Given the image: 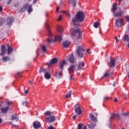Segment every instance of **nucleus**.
<instances>
[{"label": "nucleus", "mask_w": 129, "mask_h": 129, "mask_svg": "<svg viewBox=\"0 0 129 129\" xmlns=\"http://www.w3.org/2000/svg\"><path fill=\"white\" fill-rule=\"evenodd\" d=\"M59 12V7L56 8V12L58 13Z\"/></svg>", "instance_id": "nucleus-59"}, {"label": "nucleus", "mask_w": 129, "mask_h": 129, "mask_svg": "<svg viewBox=\"0 0 129 129\" xmlns=\"http://www.w3.org/2000/svg\"><path fill=\"white\" fill-rule=\"evenodd\" d=\"M48 36H49V37H51V36H52V33L50 30H48Z\"/></svg>", "instance_id": "nucleus-45"}, {"label": "nucleus", "mask_w": 129, "mask_h": 129, "mask_svg": "<svg viewBox=\"0 0 129 129\" xmlns=\"http://www.w3.org/2000/svg\"><path fill=\"white\" fill-rule=\"evenodd\" d=\"M124 20L123 19H118L115 20V25L117 28H120L121 26L124 25Z\"/></svg>", "instance_id": "nucleus-4"}, {"label": "nucleus", "mask_w": 129, "mask_h": 129, "mask_svg": "<svg viewBox=\"0 0 129 129\" xmlns=\"http://www.w3.org/2000/svg\"><path fill=\"white\" fill-rule=\"evenodd\" d=\"M44 77L46 79H50L51 78V75L49 73H46L44 75Z\"/></svg>", "instance_id": "nucleus-33"}, {"label": "nucleus", "mask_w": 129, "mask_h": 129, "mask_svg": "<svg viewBox=\"0 0 129 129\" xmlns=\"http://www.w3.org/2000/svg\"><path fill=\"white\" fill-rule=\"evenodd\" d=\"M123 39L125 42H129V36L128 35H125L123 37Z\"/></svg>", "instance_id": "nucleus-30"}, {"label": "nucleus", "mask_w": 129, "mask_h": 129, "mask_svg": "<svg viewBox=\"0 0 129 129\" xmlns=\"http://www.w3.org/2000/svg\"><path fill=\"white\" fill-rule=\"evenodd\" d=\"M113 74L112 73V72H111L110 70H109L104 74L102 78H103V77H105V78H107V77H110V76H111V75H112Z\"/></svg>", "instance_id": "nucleus-12"}, {"label": "nucleus", "mask_w": 129, "mask_h": 129, "mask_svg": "<svg viewBox=\"0 0 129 129\" xmlns=\"http://www.w3.org/2000/svg\"><path fill=\"white\" fill-rule=\"evenodd\" d=\"M37 1L38 0H34L33 4H36V3H37Z\"/></svg>", "instance_id": "nucleus-58"}, {"label": "nucleus", "mask_w": 129, "mask_h": 129, "mask_svg": "<svg viewBox=\"0 0 129 129\" xmlns=\"http://www.w3.org/2000/svg\"><path fill=\"white\" fill-rule=\"evenodd\" d=\"M56 120V117L54 115H51L49 117H47L45 119V121L46 122H53V121H55Z\"/></svg>", "instance_id": "nucleus-8"}, {"label": "nucleus", "mask_w": 129, "mask_h": 129, "mask_svg": "<svg viewBox=\"0 0 129 129\" xmlns=\"http://www.w3.org/2000/svg\"><path fill=\"white\" fill-rule=\"evenodd\" d=\"M41 50L43 51V52H44V53H46V46H45L44 45H42L41 47Z\"/></svg>", "instance_id": "nucleus-37"}, {"label": "nucleus", "mask_w": 129, "mask_h": 129, "mask_svg": "<svg viewBox=\"0 0 129 129\" xmlns=\"http://www.w3.org/2000/svg\"><path fill=\"white\" fill-rule=\"evenodd\" d=\"M23 105H25V106H27L28 105V102H24L22 103Z\"/></svg>", "instance_id": "nucleus-42"}, {"label": "nucleus", "mask_w": 129, "mask_h": 129, "mask_svg": "<svg viewBox=\"0 0 129 129\" xmlns=\"http://www.w3.org/2000/svg\"><path fill=\"white\" fill-rule=\"evenodd\" d=\"M8 123H11V124H12V125H13V127H18L19 126L17 125H15V124H12V122H8Z\"/></svg>", "instance_id": "nucleus-40"}, {"label": "nucleus", "mask_w": 129, "mask_h": 129, "mask_svg": "<svg viewBox=\"0 0 129 129\" xmlns=\"http://www.w3.org/2000/svg\"><path fill=\"white\" fill-rule=\"evenodd\" d=\"M74 60H75V59L74 58L73 54L71 55L69 58V60L70 63H74Z\"/></svg>", "instance_id": "nucleus-24"}, {"label": "nucleus", "mask_w": 129, "mask_h": 129, "mask_svg": "<svg viewBox=\"0 0 129 129\" xmlns=\"http://www.w3.org/2000/svg\"><path fill=\"white\" fill-rule=\"evenodd\" d=\"M2 60L4 61V62H7V61H10L11 58L9 56H4L2 58Z\"/></svg>", "instance_id": "nucleus-26"}, {"label": "nucleus", "mask_w": 129, "mask_h": 129, "mask_svg": "<svg viewBox=\"0 0 129 129\" xmlns=\"http://www.w3.org/2000/svg\"><path fill=\"white\" fill-rule=\"evenodd\" d=\"M115 39L116 40V43L118 42V39L117 38V37H115Z\"/></svg>", "instance_id": "nucleus-50"}, {"label": "nucleus", "mask_w": 129, "mask_h": 129, "mask_svg": "<svg viewBox=\"0 0 129 129\" xmlns=\"http://www.w3.org/2000/svg\"><path fill=\"white\" fill-rule=\"evenodd\" d=\"M75 113L77 114L80 115L82 113L81 107H80V105H79V104H77L75 106Z\"/></svg>", "instance_id": "nucleus-7"}, {"label": "nucleus", "mask_w": 129, "mask_h": 129, "mask_svg": "<svg viewBox=\"0 0 129 129\" xmlns=\"http://www.w3.org/2000/svg\"><path fill=\"white\" fill-rule=\"evenodd\" d=\"M64 65H66V60H63L62 61L60 62L59 69L60 70H63Z\"/></svg>", "instance_id": "nucleus-18"}, {"label": "nucleus", "mask_w": 129, "mask_h": 129, "mask_svg": "<svg viewBox=\"0 0 129 129\" xmlns=\"http://www.w3.org/2000/svg\"><path fill=\"white\" fill-rule=\"evenodd\" d=\"M14 18L13 17H9L7 20V24L8 26H12V24H13V22H14Z\"/></svg>", "instance_id": "nucleus-10"}, {"label": "nucleus", "mask_w": 129, "mask_h": 129, "mask_svg": "<svg viewBox=\"0 0 129 129\" xmlns=\"http://www.w3.org/2000/svg\"><path fill=\"white\" fill-rule=\"evenodd\" d=\"M75 68H76V66H75V64L70 65L68 69L69 73H70V74H71V73H74Z\"/></svg>", "instance_id": "nucleus-9"}, {"label": "nucleus", "mask_w": 129, "mask_h": 129, "mask_svg": "<svg viewBox=\"0 0 129 129\" xmlns=\"http://www.w3.org/2000/svg\"><path fill=\"white\" fill-rule=\"evenodd\" d=\"M27 10V12L29 13V14H30L31 12H33V8L32 7V5H29L28 4H25L23 8H21L19 9V12L21 14H23V13H25Z\"/></svg>", "instance_id": "nucleus-2"}, {"label": "nucleus", "mask_w": 129, "mask_h": 129, "mask_svg": "<svg viewBox=\"0 0 129 129\" xmlns=\"http://www.w3.org/2000/svg\"><path fill=\"white\" fill-rule=\"evenodd\" d=\"M124 116H127V115H128V113H124L123 114Z\"/></svg>", "instance_id": "nucleus-49"}, {"label": "nucleus", "mask_w": 129, "mask_h": 129, "mask_svg": "<svg viewBox=\"0 0 129 129\" xmlns=\"http://www.w3.org/2000/svg\"><path fill=\"white\" fill-rule=\"evenodd\" d=\"M45 115H51V112L50 111L45 112Z\"/></svg>", "instance_id": "nucleus-39"}, {"label": "nucleus", "mask_w": 129, "mask_h": 129, "mask_svg": "<svg viewBox=\"0 0 129 129\" xmlns=\"http://www.w3.org/2000/svg\"><path fill=\"white\" fill-rule=\"evenodd\" d=\"M115 66V61L114 59H111L109 64V67L111 68H113Z\"/></svg>", "instance_id": "nucleus-22"}, {"label": "nucleus", "mask_w": 129, "mask_h": 129, "mask_svg": "<svg viewBox=\"0 0 129 129\" xmlns=\"http://www.w3.org/2000/svg\"><path fill=\"white\" fill-rule=\"evenodd\" d=\"M47 129H55V127L53 126H50L47 128Z\"/></svg>", "instance_id": "nucleus-47"}, {"label": "nucleus", "mask_w": 129, "mask_h": 129, "mask_svg": "<svg viewBox=\"0 0 129 129\" xmlns=\"http://www.w3.org/2000/svg\"><path fill=\"white\" fill-rule=\"evenodd\" d=\"M87 52L88 54H90V52H89V49H87Z\"/></svg>", "instance_id": "nucleus-61"}, {"label": "nucleus", "mask_w": 129, "mask_h": 129, "mask_svg": "<svg viewBox=\"0 0 129 129\" xmlns=\"http://www.w3.org/2000/svg\"><path fill=\"white\" fill-rule=\"evenodd\" d=\"M125 19L127 21H128V22H129V16H126Z\"/></svg>", "instance_id": "nucleus-51"}, {"label": "nucleus", "mask_w": 129, "mask_h": 129, "mask_svg": "<svg viewBox=\"0 0 129 129\" xmlns=\"http://www.w3.org/2000/svg\"><path fill=\"white\" fill-rule=\"evenodd\" d=\"M76 117H77V115H74L73 117V119H75V118H76Z\"/></svg>", "instance_id": "nucleus-57"}, {"label": "nucleus", "mask_w": 129, "mask_h": 129, "mask_svg": "<svg viewBox=\"0 0 129 129\" xmlns=\"http://www.w3.org/2000/svg\"><path fill=\"white\" fill-rule=\"evenodd\" d=\"M11 120L18 121L19 120V117H18L17 114H13L12 115Z\"/></svg>", "instance_id": "nucleus-16"}, {"label": "nucleus", "mask_w": 129, "mask_h": 129, "mask_svg": "<svg viewBox=\"0 0 129 129\" xmlns=\"http://www.w3.org/2000/svg\"><path fill=\"white\" fill-rule=\"evenodd\" d=\"M122 15H123V12L122 11H120L115 14L114 17H120V16H121Z\"/></svg>", "instance_id": "nucleus-31"}, {"label": "nucleus", "mask_w": 129, "mask_h": 129, "mask_svg": "<svg viewBox=\"0 0 129 129\" xmlns=\"http://www.w3.org/2000/svg\"><path fill=\"white\" fill-rule=\"evenodd\" d=\"M5 21H6V20H5V19L0 18V26H2L3 25V24H4V23H5Z\"/></svg>", "instance_id": "nucleus-35"}, {"label": "nucleus", "mask_w": 129, "mask_h": 129, "mask_svg": "<svg viewBox=\"0 0 129 129\" xmlns=\"http://www.w3.org/2000/svg\"><path fill=\"white\" fill-rule=\"evenodd\" d=\"M89 116H90V119H91V120H93V121H94L95 122H96V121H97V119L95 116H94V115H93V114L92 113L90 114Z\"/></svg>", "instance_id": "nucleus-19"}, {"label": "nucleus", "mask_w": 129, "mask_h": 129, "mask_svg": "<svg viewBox=\"0 0 129 129\" xmlns=\"http://www.w3.org/2000/svg\"><path fill=\"white\" fill-rule=\"evenodd\" d=\"M114 101L115 102H117V98H115V99H114Z\"/></svg>", "instance_id": "nucleus-56"}, {"label": "nucleus", "mask_w": 129, "mask_h": 129, "mask_svg": "<svg viewBox=\"0 0 129 129\" xmlns=\"http://www.w3.org/2000/svg\"><path fill=\"white\" fill-rule=\"evenodd\" d=\"M109 98H108V97H104V100H105V101H106V100H108V99H109Z\"/></svg>", "instance_id": "nucleus-52"}, {"label": "nucleus", "mask_w": 129, "mask_h": 129, "mask_svg": "<svg viewBox=\"0 0 129 129\" xmlns=\"http://www.w3.org/2000/svg\"><path fill=\"white\" fill-rule=\"evenodd\" d=\"M57 78H60L62 75V72H58V73H57Z\"/></svg>", "instance_id": "nucleus-36"}, {"label": "nucleus", "mask_w": 129, "mask_h": 129, "mask_svg": "<svg viewBox=\"0 0 129 129\" xmlns=\"http://www.w3.org/2000/svg\"><path fill=\"white\" fill-rule=\"evenodd\" d=\"M7 104H8V105H9V106L12 105V102H11V101H8V102H7Z\"/></svg>", "instance_id": "nucleus-48"}, {"label": "nucleus", "mask_w": 129, "mask_h": 129, "mask_svg": "<svg viewBox=\"0 0 129 129\" xmlns=\"http://www.w3.org/2000/svg\"><path fill=\"white\" fill-rule=\"evenodd\" d=\"M3 12V8L0 6V13H2Z\"/></svg>", "instance_id": "nucleus-53"}, {"label": "nucleus", "mask_w": 129, "mask_h": 129, "mask_svg": "<svg viewBox=\"0 0 129 129\" xmlns=\"http://www.w3.org/2000/svg\"><path fill=\"white\" fill-rule=\"evenodd\" d=\"M62 46L63 48H68L70 46V42L68 40L63 41L62 42Z\"/></svg>", "instance_id": "nucleus-15"}, {"label": "nucleus", "mask_w": 129, "mask_h": 129, "mask_svg": "<svg viewBox=\"0 0 129 129\" xmlns=\"http://www.w3.org/2000/svg\"><path fill=\"white\" fill-rule=\"evenodd\" d=\"M116 7H117V4L114 3L112 6V12L115 13L116 12Z\"/></svg>", "instance_id": "nucleus-27"}, {"label": "nucleus", "mask_w": 129, "mask_h": 129, "mask_svg": "<svg viewBox=\"0 0 129 129\" xmlns=\"http://www.w3.org/2000/svg\"><path fill=\"white\" fill-rule=\"evenodd\" d=\"M128 31L129 32V25L128 26Z\"/></svg>", "instance_id": "nucleus-64"}, {"label": "nucleus", "mask_w": 129, "mask_h": 129, "mask_svg": "<svg viewBox=\"0 0 129 129\" xmlns=\"http://www.w3.org/2000/svg\"><path fill=\"white\" fill-rule=\"evenodd\" d=\"M33 125L34 128H40V127H41V123H40V122L39 121H36L33 122Z\"/></svg>", "instance_id": "nucleus-13"}, {"label": "nucleus", "mask_w": 129, "mask_h": 129, "mask_svg": "<svg viewBox=\"0 0 129 129\" xmlns=\"http://www.w3.org/2000/svg\"><path fill=\"white\" fill-rule=\"evenodd\" d=\"M11 2H12V0H9L8 2V5H10V4H11Z\"/></svg>", "instance_id": "nucleus-54"}, {"label": "nucleus", "mask_w": 129, "mask_h": 129, "mask_svg": "<svg viewBox=\"0 0 129 129\" xmlns=\"http://www.w3.org/2000/svg\"><path fill=\"white\" fill-rule=\"evenodd\" d=\"M57 31L61 33L63 31V28H62V26L61 25H58L57 28Z\"/></svg>", "instance_id": "nucleus-32"}, {"label": "nucleus", "mask_w": 129, "mask_h": 129, "mask_svg": "<svg viewBox=\"0 0 129 129\" xmlns=\"http://www.w3.org/2000/svg\"><path fill=\"white\" fill-rule=\"evenodd\" d=\"M70 80H74V78H73V75H71V76H70Z\"/></svg>", "instance_id": "nucleus-46"}, {"label": "nucleus", "mask_w": 129, "mask_h": 129, "mask_svg": "<svg viewBox=\"0 0 129 129\" xmlns=\"http://www.w3.org/2000/svg\"><path fill=\"white\" fill-rule=\"evenodd\" d=\"M74 25L75 26V27H79V24H75Z\"/></svg>", "instance_id": "nucleus-60"}, {"label": "nucleus", "mask_w": 129, "mask_h": 129, "mask_svg": "<svg viewBox=\"0 0 129 129\" xmlns=\"http://www.w3.org/2000/svg\"><path fill=\"white\" fill-rule=\"evenodd\" d=\"M3 122V119L0 117V124Z\"/></svg>", "instance_id": "nucleus-55"}, {"label": "nucleus", "mask_w": 129, "mask_h": 129, "mask_svg": "<svg viewBox=\"0 0 129 129\" xmlns=\"http://www.w3.org/2000/svg\"><path fill=\"white\" fill-rule=\"evenodd\" d=\"M72 36H76L77 37V40L78 41L79 40L80 42H81L82 41V33H81V31H80V30H74L72 33Z\"/></svg>", "instance_id": "nucleus-3"}, {"label": "nucleus", "mask_w": 129, "mask_h": 129, "mask_svg": "<svg viewBox=\"0 0 129 129\" xmlns=\"http://www.w3.org/2000/svg\"><path fill=\"white\" fill-rule=\"evenodd\" d=\"M117 117H119V115L117 114H112L111 115L110 119H114L116 118Z\"/></svg>", "instance_id": "nucleus-29"}, {"label": "nucleus", "mask_w": 129, "mask_h": 129, "mask_svg": "<svg viewBox=\"0 0 129 129\" xmlns=\"http://www.w3.org/2000/svg\"><path fill=\"white\" fill-rule=\"evenodd\" d=\"M76 0H70L69 1V4H72L74 8L76 7Z\"/></svg>", "instance_id": "nucleus-23"}, {"label": "nucleus", "mask_w": 129, "mask_h": 129, "mask_svg": "<svg viewBox=\"0 0 129 129\" xmlns=\"http://www.w3.org/2000/svg\"><path fill=\"white\" fill-rule=\"evenodd\" d=\"M85 50L82 46H79L78 47V50L77 51V53L79 56V57H80L81 58H82L83 57V52H84Z\"/></svg>", "instance_id": "nucleus-6"}, {"label": "nucleus", "mask_w": 129, "mask_h": 129, "mask_svg": "<svg viewBox=\"0 0 129 129\" xmlns=\"http://www.w3.org/2000/svg\"><path fill=\"white\" fill-rule=\"evenodd\" d=\"M7 45L8 46L7 47L8 54V55H10V54H12V53H13V51H14V49H13V48L9 46V44H8Z\"/></svg>", "instance_id": "nucleus-20"}, {"label": "nucleus", "mask_w": 129, "mask_h": 129, "mask_svg": "<svg viewBox=\"0 0 129 129\" xmlns=\"http://www.w3.org/2000/svg\"><path fill=\"white\" fill-rule=\"evenodd\" d=\"M78 129H87V128L85 125H84L83 124H79Z\"/></svg>", "instance_id": "nucleus-28"}, {"label": "nucleus", "mask_w": 129, "mask_h": 129, "mask_svg": "<svg viewBox=\"0 0 129 129\" xmlns=\"http://www.w3.org/2000/svg\"><path fill=\"white\" fill-rule=\"evenodd\" d=\"M71 91H70L68 94L66 95V99H67V98H69V97H71Z\"/></svg>", "instance_id": "nucleus-34"}, {"label": "nucleus", "mask_w": 129, "mask_h": 129, "mask_svg": "<svg viewBox=\"0 0 129 129\" xmlns=\"http://www.w3.org/2000/svg\"><path fill=\"white\" fill-rule=\"evenodd\" d=\"M45 71H46V70H45V69H42L39 71V72H40V73H42V72H45Z\"/></svg>", "instance_id": "nucleus-43"}, {"label": "nucleus", "mask_w": 129, "mask_h": 129, "mask_svg": "<svg viewBox=\"0 0 129 129\" xmlns=\"http://www.w3.org/2000/svg\"><path fill=\"white\" fill-rule=\"evenodd\" d=\"M85 19V15L83 12H78L76 15L75 18L73 19L72 21L73 23H75L76 22L78 23H82L84 22V19Z\"/></svg>", "instance_id": "nucleus-1"}, {"label": "nucleus", "mask_w": 129, "mask_h": 129, "mask_svg": "<svg viewBox=\"0 0 129 129\" xmlns=\"http://www.w3.org/2000/svg\"><path fill=\"white\" fill-rule=\"evenodd\" d=\"M82 67H84V62H83V61H79L77 66L78 71L81 70V68H82Z\"/></svg>", "instance_id": "nucleus-14"}, {"label": "nucleus", "mask_w": 129, "mask_h": 129, "mask_svg": "<svg viewBox=\"0 0 129 129\" xmlns=\"http://www.w3.org/2000/svg\"><path fill=\"white\" fill-rule=\"evenodd\" d=\"M99 26V23H98V22H95V23H94V27L95 28H98Z\"/></svg>", "instance_id": "nucleus-38"}, {"label": "nucleus", "mask_w": 129, "mask_h": 129, "mask_svg": "<svg viewBox=\"0 0 129 129\" xmlns=\"http://www.w3.org/2000/svg\"><path fill=\"white\" fill-rule=\"evenodd\" d=\"M88 128L89 129H93L94 128V127H95V126H96V123H91L90 124H88Z\"/></svg>", "instance_id": "nucleus-25"}, {"label": "nucleus", "mask_w": 129, "mask_h": 129, "mask_svg": "<svg viewBox=\"0 0 129 129\" xmlns=\"http://www.w3.org/2000/svg\"><path fill=\"white\" fill-rule=\"evenodd\" d=\"M63 13H66V15H67L68 16L69 18H70V14H69V12L67 11H64Z\"/></svg>", "instance_id": "nucleus-41"}, {"label": "nucleus", "mask_w": 129, "mask_h": 129, "mask_svg": "<svg viewBox=\"0 0 129 129\" xmlns=\"http://www.w3.org/2000/svg\"><path fill=\"white\" fill-rule=\"evenodd\" d=\"M9 107H1L0 108L1 110V112H2L3 113H6L7 112H8V110H9Z\"/></svg>", "instance_id": "nucleus-21"}, {"label": "nucleus", "mask_w": 129, "mask_h": 129, "mask_svg": "<svg viewBox=\"0 0 129 129\" xmlns=\"http://www.w3.org/2000/svg\"><path fill=\"white\" fill-rule=\"evenodd\" d=\"M61 40H62V36L56 35L54 40L50 37H48L46 39V41L47 43H52V42H54V41H61Z\"/></svg>", "instance_id": "nucleus-5"}, {"label": "nucleus", "mask_w": 129, "mask_h": 129, "mask_svg": "<svg viewBox=\"0 0 129 129\" xmlns=\"http://www.w3.org/2000/svg\"><path fill=\"white\" fill-rule=\"evenodd\" d=\"M29 93V91H25V94H27V93Z\"/></svg>", "instance_id": "nucleus-62"}, {"label": "nucleus", "mask_w": 129, "mask_h": 129, "mask_svg": "<svg viewBox=\"0 0 129 129\" xmlns=\"http://www.w3.org/2000/svg\"><path fill=\"white\" fill-rule=\"evenodd\" d=\"M58 63V59L54 58H53L49 62L50 65H54L55 64H57Z\"/></svg>", "instance_id": "nucleus-17"}, {"label": "nucleus", "mask_w": 129, "mask_h": 129, "mask_svg": "<svg viewBox=\"0 0 129 129\" xmlns=\"http://www.w3.org/2000/svg\"><path fill=\"white\" fill-rule=\"evenodd\" d=\"M127 46L128 47V48L129 49V42H128V44H127Z\"/></svg>", "instance_id": "nucleus-63"}, {"label": "nucleus", "mask_w": 129, "mask_h": 129, "mask_svg": "<svg viewBox=\"0 0 129 129\" xmlns=\"http://www.w3.org/2000/svg\"><path fill=\"white\" fill-rule=\"evenodd\" d=\"M61 20H62V16L60 15L58 17V19H57V21H61Z\"/></svg>", "instance_id": "nucleus-44"}, {"label": "nucleus", "mask_w": 129, "mask_h": 129, "mask_svg": "<svg viewBox=\"0 0 129 129\" xmlns=\"http://www.w3.org/2000/svg\"><path fill=\"white\" fill-rule=\"evenodd\" d=\"M6 52H7V48L5 45H2L1 47V53H0L1 56H4L5 54H6Z\"/></svg>", "instance_id": "nucleus-11"}]
</instances>
